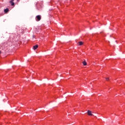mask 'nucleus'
Segmentation results:
<instances>
[{
  "label": "nucleus",
  "mask_w": 125,
  "mask_h": 125,
  "mask_svg": "<svg viewBox=\"0 0 125 125\" xmlns=\"http://www.w3.org/2000/svg\"><path fill=\"white\" fill-rule=\"evenodd\" d=\"M8 11H9V9H8V8H6L4 10V12L5 13H7V12H8Z\"/></svg>",
  "instance_id": "3"
},
{
  "label": "nucleus",
  "mask_w": 125,
  "mask_h": 125,
  "mask_svg": "<svg viewBox=\"0 0 125 125\" xmlns=\"http://www.w3.org/2000/svg\"><path fill=\"white\" fill-rule=\"evenodd\" d=\"M83 66H86V62H85V61L83 62Z\"/></svg>",
  "instance_id": "5"
},
{
  "label": "nucleus",
  "mask_w": 125,
  "mask_h": 125,
  "mask_svg": "<svg viewBox=\"0 0 125 125\" xmlns=\"http://www.w3.org/2000/svg\"><path fill=\"white\" fill-rule=\"evenodd\" d=\"M0 53H1V52H0Z\"/></svg>",
  "instance_id": "8"
},
{
  "label": "nucleus",
  "mask_w": 125,
  "mask_h": 125,
  "mask_svg": "<svg viewBox=\"0 0 125 125\" xmlns=\"http://www.w3.org/2000/svg\"><path fill=\"white\" fill-rule=\"evenodd\" d=\"M36 21H41V19H42V17L41 15H38L36 16Z\"/></svg>",
  "instance_id": "1"
},
{
  "label": "nucleus",
  "mask_w": 125,
  "mask_h": 125,
  "mask_svg": "<svg viewBox=\"0 0 125 125\" xmlns=\"http://www.w3.org/2000/svg\"><path fill=\"white\" fill-rule=\"evenodd\" d=\"M106 80L107 81H109V78H106Z\"/></svg>",
  "instance_id": "7"
},
{
  "label": "nucleus",
  "mask_w": 125,
  "mask_h": 125,
  "mask_svg": "<svg viewBox=\"0 0 125 125\" xmlns=\"http://www.w3.org/2000/svg\"><path fill=\"white\" fill-rule=\"evenodd\" d=\"M88 116H92V113H91V111L88 110Z\"/></svg>",
  "instance_id": "4"
},
{
  "label": "nucleus",
  "mask_w": 125,
  "mask_h": 125,
  "mask_svg": "<svg viewBox=\"0 0 125 125\" xmlns=\"http://www.w3.org/2000/svg\"><path fill=\"white\" fill-rule=\"evenodd\" d=\"M78 43H79V45H83V43L82 42H79Z\"/></svg>",
  "instance_id": "6"
},
{
  "label": "nucleus",
  "mask_w": 125,
  "mask_h": 125,
  "mask_svg": "<svg viewBox=\"0 0 125 125\" xmlns=\"http://www.w3.org/2000/svg\"><path fill=\"white\" fill-rule=\"evenodd\" d=\"M38 47H39V45H35L33 46V49L34 50H36V49H37L38 48Z\"/></svg>",
  "instance_id": "2"
}]
</instances>
